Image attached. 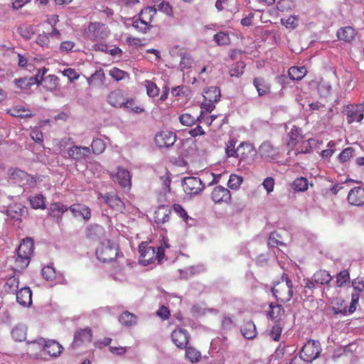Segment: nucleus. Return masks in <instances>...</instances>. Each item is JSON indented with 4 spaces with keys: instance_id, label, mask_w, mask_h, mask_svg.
Instances as JSON below:
<instances>
[{
    "instance_id": "obj_24",
    "label": "nucleus",
    "mask_w": 364,
    "mask_h": 364,
    "mask_svg": "<svg viewBox=\"0 0 364 364\" xmlns=\"http://www.w3.org/2000/svg\"><path fill=\"white\" fill-rule=\"evenodd\" d=\"M288 147H294L297 144L303 140L304 136L302 134L301 129L294 125L291 130L288 132Z\"/></svg>"
},
{
    "instance_id": "obj_12",
    "label": "nucleus",
    "mask_w": 364,
    "mask_h": 364,
    "mask_svg": "<svg viewBox=\"0 0 364 364\" xmlns=\"http://www.w3.org/2000/svg\"><path fill=\"white\" fill-rule=\"evenodd\" d=\"M258 153L263 159H275L279 154V149L273 145L271 141H265L259 146Z\"/></svg>"
},
{
    "instance_id": "obj_51",
    "label": "nucleus",
    "mask_w": 364,
    "mask_h": 364,
    "mask_svg": "<svg viewBox=\"0 0 364 364\" xmlns=\"http://www.w3.org/2000/svg\"><path fill=\"white\" fill-rule=\"evenodd\" d=\"M213 38L219 46L228 45L230 42L229 34L223 31L216 33Z\"/></svg>"
},
{
    "instance_id": "obj_61",
    "label": "nucleus",
    "mask_w": 364,
    "mask_h": 364,
    "mask_svg": "<svg viewBox=\"0 0 364 364\" xmlns=\"http://www.w3.org/2000/svg\"><path fill=\"white\" fill-rule=\"evenodd\" d=\"M102 230V226L97 225V224H93V225H89L87 228L86 234L88 237L93 238L94 235L100 233Z\"/></svg>"
},
{
    "instance_id": "obj_8",
    "label": "nucleus",
    "mask_w": 364,
    "mask_h": 364,
    "mask_svg": "<svg viewBox=\"0 0 364 364\" xmlns=\"http://www.w3.org/2000/svg\"><path fill=\"white\" fill-rule=\"evenodd\" d=\"M38 343L43 346V350L51 357L60 356L64 350L63 346L55 340H46L41 338Z\"/></svg>"
},
{
    "instance_id": "obj_16",
    "label": "nucleus",
    "mask_w": 364,
    "mask_h": 364,
    "mask_svg": "<svg viewBox=\"0 0 364 364\" xmlns=\"http://www.w3.org/2000/svg\"><path fill=\"white\" fill-rule=\"evenodd\" d=\"M173 343L179 348H186L188 343L189 335L188 331L183 328L175 329L171 335Z\"/></svg>"
},
{
    "instance_id": "obj_14",
    "label": "nucleus",
    "mask_w": 364,
    "mask_h": 364,
    "mask_svg": "<svg viewBox=\"0 0 364 364\" xmlns=\"http://www.w3.org/2000/svg\"><path fill=\"white\" fill-rule=\"evenodd\" d=\"M105 203L110 208L117 213H122L125 210V205L117 194L114 193H107L105 195L101 194Z\"/></svg>"
},
{
    "instance_id": "obj_44",
    "label": "nucleus",
    "mask_w": 364,
    "mask_h": 364,
    "mask_svg": "<svg viewBox=\"0 0 364 364\" xmlns=\"http://www.w3.org/2000/svg\"><path fill=\"white\" fill-rule=\"evenodd\" d=\"M270 311H269V316L272 319L279 320L281 316L284 314V309L280 304H271L269 305Z\"/></svg>"
},
{
    "instance_id": "obj_34",
    "label": "nucleus",
    "mask_w": 364,
    "mask_h": 364,
    "mask_svg": "<svg viewBox=\"0 0 364 364\" xmlns=\"http://www.w3.org/2000/svg\"><path fill=\"white\" fill-rule=\"evenodd\" d=\"M119 323L127 327H130L136 323L137 318L135 314L128 311H124L119 317Z\"/></svg>"
},
{
    "instance_id": "obj_29",
    "label": "nucleus",
    "mask_w": 364,
    "mask_h": 364,
    "mask_svg": "<svg viewBox=\"0 0 364 364\" xmlns=\"http://www.w3.org/2000/svg\"><path fill=\"white\" fill-rule=\"evenodd\" d=\"M242 336L247 339H253L257 336V331L255 324L252 321H245L240 328Z\"/></svg>"
},
{
    "instance_id": "obj_52",
    "label": "nucleus",
    "mask_w": 364,
    "mask_h": 364,
    "mask_svg": "<svg viewBox=\"0 0 364 364\" xmlns=\"http://www.w3.org/2000/svg\"><path fill=\"white\" fill-rule=\"evenodd\" d=\"M235 326L233 316H223L221 319V328L223 331H230Z\"/></svg>"
},
{
    "instance_id": "obj_2",
    "label": "nucleus",
    "mask_w": 364,
    "mask_h": 364,
    "mask_svg": "<svg viewBox=\"0 0 364 364\" xmlns=\"http://www.w3.org/2000/svg\"><path fill=\"white\" fill-rule=\"evenodd\" d=\"M282 281L277 282L272 291L278 301L286 303L289 301L294 295V287L291 279L285 274L282 275Z\"/></svg>"
},
{
    "instance_id": "obj_62",
    "label": "nucleus",
    "mask_w": 364,
    "mask_h": 364,
    "mask_svg": "<svg viewBox=\"0 0 364 364\" xmlns=\"http://www.w3.org/2000/svg\"><path fill=\"white\" fill-rule=\"evenodd\" d=\"M193 64V59L189 54H184L181 56L180 66L183 69H188Z\"/></svg>"
},
{
    "instance_id": "obj_9",
    "label": "nucleus",
    "mask_w": 364,
    "mask_h": 364,
    "mask_svg": "<svg viewBox=\"0 0 364 364\" xmlns=\"http://www.w3.org/2000/svg\"><path fill=\"white\" fill-rule=\"evenodd\" d=\"M352 285L354 289L357 291V292L352 294L351 302L349 307L347 308L346 306L343 309L339 311V312L343 315H346L347 314H352L355 311L359 300V292H361L362 291L364 290V282L362 281L360 282L354 280L352 283Z\"/></svg>"
},
{
    "instance_id": "obj_25",
    "label": "nucleus",
    "mask_w": 364,
    "mask_h": 364,
    "mask_svg": "<svg viewBox=\"0 0 364 364\" xmlns=\"http://www.w3.org/2000/svg\"><path fill=\"white\" fill-rule=\"evenodd\" d=\"M16 294V301L19 304L29 306L32 304V291L29 287H23Z\"/></svg>"
},
{
    "instance_id": "obj_37",
    "label": "nucleus",
    "mask_w": 364,
    "mask_h": 364,
    "mask_svg": "<svg viewBox=\"0 0 364 364\" xmlns=\"http://www.w3.org/2000/svg\"><path fill=\"white\" fill-rule=\"evenodd\" d=\"M68 208L63 203H53L50 206V215L56 218H61L63 214L68 210Z\"/></svg>"
},
{
    "instance_id": "obj_28",
    "label": "nucleus",
    "mask_w": 364,
    "mask_h": 364,
    "mask_svg": "<svg viewBox=\"0 0 364 364\" xmlns=\"http://www.w3.org/2000/svg\"><path fill=\"white\" fill-rule=\"evenodd\" d=\"M253 85L256 88L259 96L266 95L271 92V85L263 77H255Z\"/></svg>"
},
{
    "instance_id": "obj_1",
    "label": "nucleus",
    "mask_w": 364,
    "mask_h": 364,
    "mask_svg": "<svg viewBox=\"0 0 364 364\" xmlns=\"http://www.w3.org/2000/svg\"><path fill=\"white\" fill-rule=\"evenodd\" d=\"M140 254L139 262L144 266H147L155 260L160 262L164 257V249L163 247L157 248L149 246L146 242H141L139 246Z\"/></svg>"
},
{
    "instance_id": "obj_39",
    "label": "nucleus",
    "mask_w": 364,
    "mask_h": 364,
    "mask_svg": "<svg viewBox=\"0 0 364 364\" xmlns=\"http://www.w3.org/2000/svg\"><path fill=\"white\" fill-rule=\"evenodd\" d=\"M11 335L16 341H24L26 338V328L22 326H16L12 329Z\"/></svg>"
},
{
    "instance_id": "obj_21",
    "label": "nucleus",
    "mask_w": 364,
    "mask_h": 364,
    "mask_svg": "<svg viewBox=\"0 0 364 364\" xmlns=\"http://www.w3.org/2000/svg\"><path fill=\"white\" fill-rule=\"evenodd\" d=\"M114 181L124 188L129 189L132 185L131 176L129 172L122 168H119L114 176Z\"/></svg>"
},
{
    "instance_id": "obj_41",
    "label": "nucleus",
    "mask_w": 364,
    "mask_h": 364,
    "mask_svg": "<svg viewBox=\"0 0 364 364\" xmlns=\"http://www.w3.org/2000/svg\"><path fill=\"white\" fill-rule=\"evenodd\" d=\"M156 14V9L153 7H146L142 9L139 14L140 18H142L145 21H148L152 24L154 17Z\"/></svg>"
},
{
    "instance_id": "obj_57",
    "label": "nucleus",
    "mask_w": 364,
    "mask_h": 364,
    "mask_svg": "<svg viewBox=\"0 0 364 364\" xmlns=\"http://www.w3.org/2000/svg\"><path fill=\"white\" fill-rule=\"evenodd\" d=\"M41 274L47 281H52L55 278V271L50 266L44 267L42 269Z\"/></svg>"
},
{
    "instance_id": "obj_7",
    "label": "nucleus",
    "mask_w": 364,
    "mask_h": 364,
    "mask_svg": "<svg viewBox=\"0 0 364 364\" xmlns=\"http://www.w3.org/2000/svg\"><path fill=\"white\" fill-rule=\"evenodd\" d=\"M154 140L159 148H168L176 142V134L171 131L163 130L156 134Z\"/></svg>"
},
{
    "instance_id": "obj_46",
    "label": "nucleus",
    "mask_w": 364,
    "mask_h": 364,
    "mask_svg": "<svg viewBox=\"0 0 364 364\" xmlns=\"http://www.w3.org/2000/svg\"><path fill=\"white\" fill-rule=\"evenodd\" d=\"M105 147L106 145L104 141L99 138L93 139L91 144L92 151L96 155L102 154L105 151Z\"/></svg>"
},
{
    "instance_id": "obj_11",
    "label": "nucleus",
    "mask_w": 364,
    "mask_h": 364,
    "mask_svg": "<svg viewBox=\"0 0 364 364\" xmlns=\"http://www.w3.org/2000/svg\"><path fill=\"white\" fill-rule=\"evenodd\" d=\"M210 197L215 203H229L231 201L230 190L222 186H215L210 193Z\"/></svg>"
},
{
    "instance_id": "obj_13",
    "label": "nucleus",
    "mask_w": 364,
    "mask_h": 364,
    "mask_svg": "<svg viewBox=\"0 0 364 364\" xmlns=\"http://www.w3.org/2000/svg\"><path fill=\"white\" fill-rule=\"evenodd\" d=\"M87 36L93 41L103 39L107 36V28L104 24L96 22L91 23L88 26Z\"/></svg>"
},
{
    "instance_id": "obj_48",
    "label": "nucleus",
    "mask_w": 364,
    "mask_h": 364,
    "mask_svg": "<svg viewBox=\"0 0 364 364\" xmlns=\"http://www.w3.org/2000/svg\"><path fill=\"white\" fill-rule=\"evenodd\" d=\"M243 182V178L236 174H231L228 182V186L233 190H237L240 188Z\"/></svg>"
},
{
    "instance_id": "obj_43",
    "label": "nucleus",
    "mask_w": 364,
    "mask_h": 364,
    "mask_svg": "<svg viewBox=\"0 0 364 364\" xmlns=\"http://www.w3.org/2000/svg\"><path fill=\"white\" fill-rule=\"evenodd\" d=\"M17 31L19 35L26 40L31 39L35 33L33 26L28 24H23L20 26L18 28Z\"/></svg>"
},
{
    "instance_id": "obj_20",
    "label": "nucleus",
    "mask_w": 364,
    "mask_h": 364,
    "mask_svg": "<svg viewBox=\"0 0 364 364\" xmlns=\"http://www.w3.org/2000/svg\"><path fill=\"white\" fill-rule=\"evenodd\" d=\"M363 112L364 105L359 104L355 106H352L347 113L348 122L353 123L354 122H361L364 117Z\"/></svg>"
},
{
    "instance_id": "obj_10",
    "label": "nucleus",
    "mask_w": 364,
    "mask_h": 364,
    "mask_svg": "<svg viewBox=\"0 0 364 364\" xmlns=\"http://www.w3.org/2000/svg\"><path fill=\"white\" fill-rule=\"evenodd\" d=\"M183 191L188 195H196L204 188V184L198 177H186L183 182Z\"/></svg>"
},
{
    "instance_id": "obj_33",
    "label": "nucleus",
    "mask_w": 364,
    "mask_h": 364,
    "mask_svg": "<svg viewBox=\"0 0 364 364\" xmlns=\"http://www.w3.org/2000/svg\"><path fill=\"white\" fill-rule=\"evenodd\" d=\"M306 73L307 70L304 66H292L288 71L289 78L293 80H301Z\"/></svg>"
},
{
    "instance_id": "obj_53",
    "label": "nucleus",
    "mask_w": 364,
    "mask_h": 364,
    "mask_svg": "<svg viewBox=\"0 0 364 364\" xmlns=\"http://www.w3.org/2000/svg\"><path fill=\"white\" fill-rule=\"evenodd\" d=\"M145 86L146 87V93L151 97H154L159 95V89L156 83L151 80H145Z\"/></svg>"
},
{
    "instance_id": "obj_22",
    "label": "nucleus",
    "mask_w": 364,
    "mask_h": 364,
    "mask_svg": "<svg viewBox=\"0 0 364 364\" xmlns=\"http://www.w3.org/2000/svg\"><path fill=\"white\" fill-rule=\"evenodd\" d=\"M254 153L253 146L249 143L243 142L237 146V158L240 159V161H247L253 156Z\"/></svg>"
},
{
    "instance_id": "obj_47",
    "label": "nucleus",
    "mask_w": 364,
    "mask_h": 364,
    "mask_svg": "<svg viewBox=\"0 0 364 364\" xmlns=\"http://www.w3.org/2000/svg\"><path fill=\"white\" fill-rule=\"evenodd\" d=\"M292 187L296 191H305L308 188V181L304 177L297 178L294 181Z\"/></svg>"
},
{
    "instance_id": "obj_5",
    "label": "nucleus",
    "mask_w": 364,
    "mask_h": 364,
    "mask_svg": "<svg viewBox=\"0 0 364 364\" xmlns=\"http://www.w3.org/2000/svg\"><path fill=\"white\" fill-rule=\"evenodd\" d=\"M92 340V331L90 327L77 329L73 335V341L70 345L73 350L85 347Z\"/></svg>"
},
{
    "instance_id": "obj_4",
    "label": "nucleus",
    "mask_w": 364,
    "mask_h": 364,
    "mask_svg": "<svg viewBox=\"0 0 364 364\" xmlns=\"http://www.w3.org/2000/svg\"><path fill=\"white\" fill-rule=\"evenodd\" d=\"M48 71V69L45 67L39 69L34 77H30V80H35L36 84L42 85L48 90L53 91L58 86L59 78L55 75L45 76Z\"/></svg>"
},
{
    "instance_id": "obj_56",
    "label": "nucleus",
    "mask_w": 364,
    "mask_h": 364,
    "mask_svg": "<svg viewBox=\"0 0 364 364\" xmlns=\"http://www.w3.org/2000/svg\"><path fill=\"white\" fill-rule=\"evenodd\" d=\"M109 74L112 78H114L117 81L123 80L128 76V74L125 71L120 70L117 68H113L112 69H111L109 72Z\"/></svg>"
},
{
    "instance_id": "obj_63",
    "label": "nucleus",
    "mask_w": 364,
    "mask_h": 364,
    "mask_svg": "<svg viewBox=\"0 0 364 364\" xmlns=\"http://www.w3.org/2000/svg\"><path fill=\"white\" fill-rule=\"evenodd\" d=\"M36 42L43 48H48L50 43L49 36L46 33H41L37 36Z\"/></svg>"
},
{
    "instance_id": "obj_59",
    "label": "nucleus",
    "mask_w": 364,
    "mask_h": 364,
    "mask_svg": "<svg viewBox=\"0 0 364 364\" xmlns=\"http://www.w3.org/2000/svg\"><path fill=\"white\" fill-rule=\"evenodd\" d=\"M186 355L192 363L198 361L200 358V352L191 347L186 348Z\"/></svg>"
},
{
    "instance_id": "obj_45",
    "label": "nucleus",
    "mask_w": 364,
    "mask_h": 364,
    "mask_svg": "<svg viewBox=\"0 0 364 364\" xmlns=\"http://www.w3.org/2000/svg\"><path fill=\"white\" fill-rule=\"evenodd\" d=\"M9 112L11 116L15 117L26 118L31 117L33 116V114L29 110H26L24 108L18 107H13L9 111Z\"/></svg>"
},
{
    "instance_id": "obj_27",
    "label": "nucleus",
    "mask_w": 364,
    "mask_h": 364,
    "mask_svg": "<svg viewBox=\"0 0 364 364\" xmlns=\"http://www.w3.org/2000/svg\"><path fill=\"white\" fill-rule=\"evenodd\" d=\"M107 102L114 107H122L124 103L125 97L121 90L112 91L107 97Z\"/></svg>"
},
{
    "instance_id": "obj_17",
    "label": "nucleus",
    "mask_w": 364,
    "mask_h": 364,
    "mask_svg": "<svg viewBox=\"0 0 364 364\" xmlns=\"http://www.w3.org/2000/svg\"><path fill=\"white\" fill-rule=\"evenodd\" d=\"M348 201L353 205H363L364 204V188L360 186L352 188L348 194Z\"/></svg>"
},
{
    "instance_id": "obj_18",
    "label": "nucleus",
    "mask_w": 364,
    "mask_h": 364,
    "mask_svg": "<svg viewBox=\"0 0 364 364\" xmlns=\"http://www.w3.org/2000/svg\"><path fill=\"white\" fill-rule=\"evenodd\" d=\"M171 209L168 205H160L154 212V221L158 225L164 224L169 221Z\"/></svg>"
},
{
    "instance_id": "obj_19",
    "label": "nucleus",
    "mask_w": 364,
    "mask_h": 364,
    "mask_svg": "<svg viewBox=\"0 0 364 364\" xmlns=\"http://www.w3.org/2000/svg\"><path fill=\"white\" fill-rule=\"evenodd\" d=\"M73 216L82 217L84 220H88L91 218V210L87 205L80 203H75L69 207Z\"/></svg>"
},
{
    "instance_id": "obj_31",
    "label": "nucleus",
    "mask_w": 364,
    "mask_h": 364,
    "mask_svg": "<svg viewBox=\"0 0 364 364\" xmlns=\"http://www.w3.org/2000/svg\"><path fill=\"white\" fill-rule=\"evenodd\" d=\"M203 98L209 102H218L220 98V90L218 87L211 86L204 90Z\"/></svg>"
},
{
    "instance_id": "obj_6",
    "label": "nucleus",
    "mask_w": 364,
    "mask_h": 364,
    "mask_svg": "<svg viewBox=\"0 0 364 364\" xmlns=\"http://www.w3.org/2000/svg\"><path fill=\"white\" fill-rule=\"evenodd\" d=\"M321 352V346L318 341H308L300 351V358L307 363H311L317 358Z\"/></svg>"
},
{
    "instance_id": "obj_32",
    "label": "nucleus",
    "mask_w": 364,
    "mask_h": 364,
    "mask_svg": "<svg viewBox=\"0 0 364 364\" xmlns=\"http://www.w3.org/2000/svg\"><path fill=\"white\" fill-rule=\"evenodd\" d=\"M312 279L316 284L324 285L331 282V276L326 270H319L314 274Z\"/></svg>"
},
{
    "instance_id": "obj_42",
    "label": "nucleus",
    "mask_w": 364,
    "mask_h": 364,
    "mask_svg": "<svg viewBox=\"0 0 364 364\" xmlns=\"http://www.w3.org/2000/svg\"><path fill=\"white\" fill-rule=\"evenodd\" d=\"M123 107L129 109L134 113H141L144 111V107L139 105L133 98H125Z\"/></svg>"
},
{
    "instance_id": "obj_58",
    "label": "nucleus",
    "mask_w": 364,
    "mask_h": 364,
    "mask_svg": "<svg viewBox=\"0 0 364 364\" xmlns=\"http://www.w3.org/2000/svg\"><path fill=\"white\" fill-rule=\"evenodd\" d=\"M235 142L231 139L226 144L225 153L228 157H237V148L235 149Z\"/></svg>"
},
{
    "instance_id": "obj_15",
    "label": "nucleus",
    "mask_w": 364,
    "mask_h": 364,
    "mask_svg": "<svg viewBox=\"0 0 364 364\" xmlns=\"http://www.w3.org/2000/svg\"><path fill=\"white\" fill-rule=\"evenodd\" d=\"M90 149L87 146H73L68 151L70 159L76 161L86 160L90 155Z\"/></svg>"
},
{
    "instance_id": "obj_64",
    "label": "nucleus",
    "mask_w": 364,
    "mask_h": 364,
    "mask_svg": "<svg viewBox=\"0 0 364 364\" xmlns=\"http://www.w3.org/2000/svg\"><path fill=\"white\" fill-rule=\"evenodd\" d=\"M291 8V2L290 0H279L277 3V9L282 12L288 11Z\"/></svg>"
},
{
    "instance_id": "obj_50",
    "label": "nucleus",
    "mask_w": 364,
    "mask_h": 364,
    "mask_svg": "<svg viewBox=\"0 0 364 364\" xmlns=\"http://www.w3.org/2000/svg\"><path fill=\"white\" fill-rule=\"evenodd\" d=\"M355 150L353 147H347L338 155V160L341 163L348 161L354 155Z\"/></svg>"
},
{
    "instance_id": "obj_60",
    "label": "nucleus",
    "mask_w": 364,
    "mask_h": 364,
    "mask_svg": "<svg viewBox=\"0 0 364 364\" xmlns=\"http://www.w3.org/2000/svg\"><path fill=\"white\" fill-rule=\"evenodd\" d=\"M282 331V328L281 324L277 323L272 326L269 335L274 341H278L280 339Z\"/></svg>"
},
{
    "instance_id": "obj_35",
    "label": "nucleus",
    "mask_w": 364,
    "mask_h": 364,
    "mask_svg": "<svg viewBox=\"0 0 364 364\" xmlns=\"http://www.w3.org/2000/svg\"><path fill=\"white\" fill-rule=\"evenodd\" d=\"M28 200L33 209L44 210L46 208V198L42 194H37L33 196H30L28 198Z\"/></svg>"
},
{
    "instance_id": "obj_23",
    "label": "nucleus",
    "mask_w": 364,
    "mask_h": 364,
    "mask_svg": "<svg viewBox=\"0 0 364 364\" xmlns=\"http://www.w3.org/2000/svg\"><path fill=\"white\" fill-rule=\"evenodd\" d=\"M356 36L357 32L352 26H345L341 28L337 31L336 33L337 38L340 41H343L346 43L352 42Z\"/></svg>"
},
{
    "instance_id": "obj_55",
    "label": "nucleus",
    "mask_w": 364,
    "mask_h": 364,
    "mask_svg": "<svg viewBox=\"0 0 364 364\" xmlns=\"http://www.w3.org/2000/svg\"><path fill=\"white\" fill-rule=\"evenodd\" d=\"M349 281L350 275L347 270L341 271L336 276V284L339 287H343L345 284L349 282Z\"/></svg>"
},
{
    "instance_id": "obj_26",
    "label": "nucleus",
    "mask_w": 364,
    "mask_h": 364,
    "mask_svg": "<svg viewBox=\"0 0 364 364\" xmlns=\"http://www.w3.org/2000/svg\"><path fill=\"white\" fill-rule=\"evenodd\" d=\"M8 172L11 179L21 183L23 186L27 184L31 179L28 173L18 168H10Z\"/></svg>"
},
{
    "instance_id": "obj_49",
    "label": "nucleus",
    "mask_w": 364,
    "mask_h": 364,
    "mask_svg": "<svg viewBox=\"0 0 364 364\" xmlns=\"http://www.w3.org/2000/svg\"><path fill=\"white\" fill-rule=\"evenodd\" d=\"M179 121L182 125L191 127L198 121V117H195L189 113H184L180 115Z\"/></svg>"
},
{
    "instance_id": "obj_30",
    "label": "nucleus",
    "mask_w": 364,
    "mask_h": 364,
    "mask_svg": "<svg viewBox=\"0 0 364 364\" xmlns=\"http://www.w3.org/2000/svg\"><path fill=\"white\" fill-rule=\"evenodd\" d=\"M34 243L31 237H26L23 240V242L19 245L17 250L18 253H21L23 255H26L31 257L33 252Z\"/></svg>"
},
{
    "instance_id": "obj_36",
    "label": "nucleus",
    "mask_w": 364,
    "mask_h": 364,
    "mask_svg": "<svg viewBox=\"0 0 364 364\" xmlns=\"http://www.w3.org/2000/svg\"><path fill=\"white\" fill-rule=\"evenodd\" d=\"M31 257L17 252V257L14 261V269L15 271H21L28 267Z\"/></svg>"
},
{
    "instance_id": "obj_38",
    "label": "nucleus",
    "mask_w": 364,
    "mask_h": 364,
    "mask_svg": "<svg viewBox=\"0 0 364 364\" xmlns=\"http://www.w3.org/2000/svg\"><path fill=\"white\" fill-rule=\"evenodd\" d=\"M19 286V279L18 277L13 276L7 279L4 285V289L9 294H15L17 292Z\"/></svg>"
},
{
    "instance_id": "obj_40",
    "label": "nucleus",
    "mask_w": 364,
    "mask_h": 364,
    "mask_svg": "<svg viewBox=\"0 0 364 364\" xmlns=\"http://www.w3.org/2000/svg\"><path fill=\"white\" fill-rule=\"evenodd\" d=\"M245 67L243 61H238L230 66L229 73L231 77H239L244 73Z\"/></svg>"
},
{
    "instance_id": "obj_54",
    "label": "nucleus",
    "mask_w": 364,
    "mask_h": 364,
    "mask_svg": "<svg viewBox=\"0 0 364 364\" xmlns=\"http://www.w3.org/2000/svg\"><path fill=\"white\" fill-rule=\"evenodd\" d=\"M318 90L321 95L326 97L332 90L330 83L326 80H321L318 85Z\"/></svg>"
},
{
    "instance_id": "obj_3",
    "label": "nucleus",
    "mask_w": 364,
    "mask_h": 364,
    "mask_svg": "<svg viewBox=\"0 0 364 364\" xmlns=\"http://www.w3.org/2000/svg\"><path fill=\"white\" fill-rule=\"evenodd\" d=\"M95 254L97 258L102 262H111L119 255V250L117 244L107 240L100 245Z\"/></svg>"
}]
</instances>
